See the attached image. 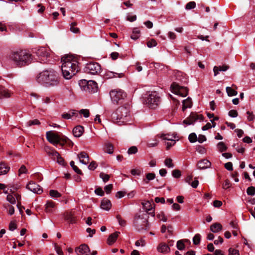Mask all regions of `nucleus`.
<instances>
[{
	"label": "nucleus",
	"mask_w": 255,
	"mask_h": 255,
	"mask_svg": "<svg viewBox=\"0 0 255 255\" xmlns=\"http://www.w3.org/2000/svg\"><path fill=\"white\" fill-rule=\"evenodd\" d=\"M36 80L45 87L56 86L59 83V74L52 69L43 70L36 76Z\"/></svg>",
	"instance_id": "f257e3e1"
},
{
	"label": "nucleus",
	"mask_w": 255,
	"mask_h": 255,
	"mask_svg": "<svg viewBox=\"0 0 255 255\" xmlns=\"http://www.w3.org/2000/svg\"><path fill=\"white\" fill-rule=\"evenodd\" d=\"M144 206L147 210V212L146 213H142L139 215L136 214L134 218V227L138 231H141L143 230H145L147 229L148 226V214L154 216V212H149V211L152 210V207L149 202L145 203Z\"/></svg>",
	"instance_id": "f03ea898"
},
{
	"label": "nucleus",
	"mask_w": 255,
	"mask_h": 255,
	"mask_svg": "<svg viewBox=\"0 0 255 255\" xmlns=\"http://www.w3.org/2000/svg\"><path fill=\"white\" fill-rule=\"evenodd\" d=\"M10 57L19 67L27 65L32 60V55L25 50L14 52L11 54Z\"/></svg>",
	"instance_id": "7ed1b4c3"
},
{
	"label": "nucleus",
	"mask_w": 255,
	"mask_h": 255,
	"mask_svg": "<svg viewBox=\"0 0 255 255\" xmlns=\"http://www.w3.org/2000/svg\"><path fill=\"white\" fill-rule=\"evenodd\" d=\"M61 61L62 62L61 69L68 70L75 73H77L80 70L77 61L72 59L70 56L63 57L61 58Z\"/></svg>",
	"instance_id": "20e7f679"
},
{
	"label": "nucleus",
	"mask_w": 255,
	"mask_h": 255,
	"mask_svg": "<svg viewBox=\"0 0 255 255\" xmlns=\"http://www.w3.org/2000/svg\"><path fill=\"white\" fill-rule=\"evenodd\" d=\"M160 102V97L157 93L154 92L147 93L143 97V103L146 105L149 108L151 109H155Z\"/></svg>",
	"instance_id": "39448f33"
},
{
	"label": "nucleus",
	"mask_w": 255,
	"mask_h": 255,
	"mask_svg": "<svg viewBox=\"0 0 255 255\" xmlns=\"http://www.w3.org/2000/svg\"><path fill=\"white\" fill-rule=\"evenodd\" d=\"M112 101L114 104H122L127 97V94L121 89L112 90L110 92Z\"/></svg>",
	"instance_id": "423d86ee"
},
{
	"label": "nucleus",
	"mask_w": 255,
	"mask_h": 255,
	"mask_svg": "<svg viewBox=\"0 0 255 255\" xmlns=\"http://www.w3.org/2000/svg\"><path fill=\"white\" fill-rule=\"evenodd\" d=\"M83 70L85 73L91 75H98L101 72V65L97 62H92L87 63Z\"/></svg>",
	"instance_id": "0eeeda50"
},
{
	"label": "nucleus",
	"mask_w": 255,
	"mask_h": 255,
	"mask_svg": "<svg viewBox=\"0 0 255 255\" xmlns=\"http://www.w3.org/2000/svg\"><path fill=\"white\" fill-rule=\"evenodd\" d=\"M46 136L47 140L54 145L56 146L57 144H59L61 146L64 145V143L61 142L62 139V134L61 136H60L57 133H54L53 131H49L46 132Z\"/></svg>",
	"instance_id": "6e6552de"
},
{
	"label": "nucleus",
	"mask_w": 255,
	"mask_h": 255,
	"mask_svg": "<svg viewBox=\"0 0 255 255\" xmlns=\"http://www.w3.org/2000/svg\"><path fill=\"white\" fill-rule=\"evenodd\" d=\"M84 90L89 93H95L97 91V83L93 80H83L81 81Z\"/></svg>",
	"instance_id": "1a4fd4ad"
},
{
	"label": "nucleus",
	"mask_w": 255,
	"mask_h": 255,
	"mask_svg": "<svg viewBox=\"0 0 255 255\" xmlns=\"http://www.w3.org/2000/svg\"><path fill=\"white\" fill-rule=\"evenodd\" d=\"M171 87L176 94L182 97H185L188 95V89L186 87L181 86L175 82H173L171 84Z\"/></svg>",
	"instance_id": "9d476101"
},
{
	"label": "nucleus",
	"mask_w": 255,
	"mask_h": 255,
	"mask_svg": "<svg viewBox=\"0 0 255 255\" xmlns=\"http://www.w3.org/2000/svg\"><path fill=\"white\" fill-rule=\"evenodd\" d=\"M200 120L203 121L204 117L202 115H198L196 113L191 112L190 116L184 120L183 124L190 125L193 124L197 120Z\"/></svg>",
	"instance_id": "9b49d317"
},
{
	"label": "nucleus",
	"mask_w": 255,
	"mask_h": 255,
	"mask_svg": "<svg viewBox=\"0 0 255 255\" xmlns=\"http://www.w3.org/2000/svg\"><path fill=\"white\" fill-rule=\"evenodd\" d=\"M26 188L33 193L40 194L43 190L41 187L34 181H31L26 185Z\"/></svg>",
	"instance_id": "f8f14e48"
},
{
	"label": "nucleus",
	"mask_w": 255,
	"mask_h": 255,
	"mask_svg": "<svg viewBox=\"0 0 255 255\" xmlns=\"http://www.w3.org/2000/svg\"><path fill=\"white\" fill-rule=\"evenodd\" d=\"M32 52L35 53L38 57H47L49 56V52L45 49L44 47H40V48H34L32 50Z\"/></svg>",
	"instance_id": "ddd939ff"
},
{
	"label": "nucleus",
	"mask_w": 255,
	"mask_h": 255,
	"mask_svg": "<svg viewBox=\"0 0 255 255\" xmlns=\"http://www.w3.org/2000/svg\"><path fill=\"white\" fill-rule=\"evenodd\" d=\"M75 252L77 253L78 255H83L88 252H90V250L89 247L86 244H82L75 249Z\"/></svg>",
	"instance_id": "4468645a"
},
{
	"label": "nucleus",
	"mask_w": 255,
	"mask_h": 255,
	"mask_svg": "<svg viewBox=\"0 0 255 255\" xmlns=\"http://www.w3.org/2000/svg\"><path fill=\"white\" fill-rule=\"evenodd\" d=\"M12 94V92L5 87L0 86V99L3 98H9Z\"/></svg>",
	"instance_id": "2eb2a0df"
},
{
	"label": "nucleus",
	"mask_w": 255,
	"mask_h": 255,
	"mask_svg": "<svg viewBox=\"0 0 255 255\" xmlns=\"http://www.w3.org/2000/svg\"><path fill=\"white\" fill-rule=\"evenodd\" d=\"M211 163L206 159L200 160L197 163L198 168L200 169H205L210 167Z\"/></svg>",
	"instance_id": "dca6fc26"
},
{
	"label": "nucleus",
	"mask_w": 255,
	"mask_h": 255,
	"mask_svg": "<svg viewBox=\"0 0 255 255\" xmlns=\"http://www.w3.org/2000/svg\"><path fill=\"white\" fill-rule=\"evenodd\" d=\"M118 112L121 113V117H123L122 123H124L127 120V117L129 114V109L126 107H120L118 108Z\"/></svg>",
	"instance_id": "f3484780"
},
{
	"label": "nucleus",
	"mask_w": 255,
	"mask_h": 255,
	"mask_svg": "<svg viewBox=\"0 0 255 255\" xmlns=\"http://www.w3.org/2000/svg\"><path fill=\"white\" fill-rule=\"evenodd\" d=\"M80 162L84 164H87L89 161V156L84 151L81 152L78 155Z\"/></svg>",
	"instance_id": "a211bd4d"
},
{
	"label": "nucleus",
	"mask_w": 255,
	"mask_h": 255,
	"mask_svg": "<svg viewBox=\"0 0 255 255\" xmlns=\"http://www.w3.org/2000/svg\"><path fill=\"white\" fill-rule=\"evenodd\" d=\"M159 252L161 253H166L170 252V249L168 246L165 243H161L157 248Z\"/></svg>",
	"instance_id": "6ab92c4d"
},
{
	"label": "nucleus",
	"mask_w": 255,
	"mask_h": 255,
	"mask_svg": "<svg viewBox=\"0 0 255 255\" xmlns=\"http://www.w3.org/2000/svg\"><path fill=\"white\" fill-rule=\"evenodd\" d=\"M112 206V204L110 200L104 198L101 202V207L104 210L109 211Z\"/></svg>",
	"instance_id": "aec40b11"
},
{
	"label": "nucleus",
	"mask_w": 255,
	"mask_h": 255,
	"mask_svg": "<svg viewBox=\"0 0 255 255\" xmlns=\"http://www.w3.org/2000/svg\"><path fill=\"white\" fill-rule=\"evenodd\" d=\"M83 131L84 128L81 126H77L75 127L73 130V134L75 137L81 136L82 135Z\"/></svg>",
	"instance_id": "412c9836"
},
{
	"label": "nucleus",
	"mask_w": 255,
	"mask_h": 255,
	"mask_svg": "<svg viewBox=\"0 0 255 255\" xmlns=\"http://www.w3.org/2000/svg\"><path fill=\"white\" fill-rule=\"evenodd\" d=\"M120 234V233L119 232H116L110 235L107 240L108 244L109 245H112L113 244H114L116 242L119 234Z\"/></svg>",
	"instance_id": "4be33fe9"
},
{
	"label": "nucleus",
	"mask_w": 255,
	"mask_h": 255,
	"mask_svg": "<svg viewBox=\"0 0 255 255\" xmlns=\"http://www.w3.org/2000/svg\"><path fill=\"white\" fill-rule=\"evenodd\" d=\"M64 218L65 220L71 224H73L76 222V218L72 212H66L64 214Z\"/></svg>",
	"instance_id": "5701e85b"
},
{
	"label": "nucleus",
	"mask_w": 255,
	"mask_h": 255,
	"mask_svg": "<svg viewBox=\"0 0 255 255\" xmlns=\"http://www.w3.org/2000/svg\"><path fill=\"white\" fill-rule=\"evenodd\" d=\"M55 203L52 201H47L45 205V211L47 213H53L55 208Z\"/></svg>",
	"instance_id": "b1692460"
},
{
	"label": "nucleus",
	"mask_w": 255,
	"mask_h": 255,
	"mask_svg": "<svg viewBox=\"0 0 255 255\" xmlns=\"http://www.w3.org/2000/svg\"><path fill=\"white\" fill-rule=\"evenodd\" d=\"M10 167L6 165L4 162L0 163V175L5 174L9 171Z\"/></svg>",
	"instance_id": "393cba45"
},
{
	"label": "nucleus",
	"mask_w": 255,
	"mask_h": 255,
	"mask_svg": "<svg viewBox=\"0 0 255 255\" xmlns=\"http://www.w3.org/2000/svg\"><path fill=\"white\" fill-rule=\"evenodd\" d=\"M222 229V226L221 224L218 223H214L210 226V230L214 233L218 232L221 231Z\"/></svg>",
	"instance_id": "a878e982"
},
{
	"label": "nucleus",
	"mask_w": 255,
	"mask_h": 255,
	"mask_svg": "<svg viewBox=\"0 0 255 255\" xmlns=\"http://www.w3.org/2000/svg\"><path fill=\"white\" fill-rule=\"evenodd\" d=\"M116 75H118V77L120 78L123 77L124 76L123 73H118L112 71H108L105 74V78L109 79V78H112L116 76Z\"/></svg>",
	"instance_id": "bb28decb"
},
{
	"label": "nucleus",
	"mask_w": 255,
	"mask_h": 255,
	"mask_svg": "<svg viewBox=\"0 0 255 255\" xmlns=\"http://www.w3.org/2000/svg\"><path fill=\"white\" fill-rule=\"evenodd\" d=\"M63 77L66 79H71L73 76L75 75L76 73L71 72L68 70L61 69Z\"/></svg>",
	"instance_id": "cd10ccee"
},
{
	"label": "nucleus",
	"mask_w": 255,
	"mask_h": 255,
	"mask_svg": "<svg viewBox=\"0 0 255 255\" xmlns=\"http://www.w3.org/2000/svg\"><path fill=\"white\" fill-rule=\"evenodd\" d=\"M104 150L109 154H112L114 150V146L111 143H106L105 145Z\"/></svg>",
	"instance_id": "c85d7f7f"
},
{
	"label": "nucleus",
	"mask_w": 255,
	"mask_h": 255,
	"mask_svg": "<svg viewBox=\"0 0 255 255\" xmlns=\"http://www.w3.org/2000/svg\"><path fill=\"white\" fill-rule=\"evenodd\" d=\"M61 142L64 143V145L66 144L69 147H72L74 145L73 142L70 139L63 135H62V139Z\"/></svg>",
	"instance_id": "c756f323"
},
{
	"label": "nucleus",
	"mask_w": 255,
	"mask_h": 255,
	"mask_svg": "<svg viewBox=\"0 0 255 255\" xmlns=\"http://www.w3.org/2000/svg\"><path fill=\"white\" fill-rule=\"evenodd\" d=\"M7 186L10 188V192L11 194H13L15 193V191H17L18 189L20 188V186L18 184H9Z\"/></svg>",
	"instance_id": "7c9ffc66"
},
{
	"label": "nucleus",
	"mask_w": 255,
	"mask_h": 255,
	"mask_svg": "<svg viewBox=\"0 0 255 255\" xmlns=\"http://www.w3.org/2000/svg\"><path fill=\"white\" fill-rule=\"evenodd\" d=\"M217 148L221 152H223L227 150V146L225 145L224 142H219L217 145Z\"/></svg>",
	"instance_id": "2f4dec72"
},
{
	"label": "nucleus",
	"mask_w": 255,
	"mask_h": 255,
	"mask_svg": "<svg viewBox=\"0 0 255 255\" xmlns=\"http://www.w3.org/2000/svg\"><path fill=\"white\" fill-rule=\"evenodd\" d=\"M70 165L76 173L79 175H83L82 171L79 169L77 166L75 165L74 161H71L70 162Z\"/></svg>",
	"instance_id": "473e14b6"
},
{
	"label": "nucleus",
	"mask_w": 255,
	"mask_h": 255,
	"mask_svg": "<svg viewBox=\"0 0 255 255\" xmlns=\"http://www.w3.org/2000/svg\"><path fill=\"white\" fill-rule=\"evenodd\" d=\"M226 89L228 95L230 97L236 96L238 94L237 91L230 87H227Z\"/></svg>",
	"instance_id": "72a5a7b5"
},
{
	"label": "nucleus",
	"mask_w": 255,
	"mask_h": 255,
	"mask_svg": "<svg viewBox=\"0 0 255 255\" xmlns=\"http://www.w3.org/2000/svg\"><path fill=\"white\" fill-rule=\"evenodd\" d=\"M120 112H118V108L117 109V110L113 112V114L111 115L112 119L114 122L118 123L119 122V114H120Z\"/></svg>",
	"instance_id": "f704fd0d"
},
{
	"label": "nucleus",
	"mask_w": 255,
	"mask_h": 255,
	"mask_svg": "<svg viewBox=\"0 0 255 255\" xmlns=\"http://www.w3.org/2000/svg\"><path fill=\"white\" fill-rule=\"evenodd\" d=\"M164 164L168 168H173L174 167V165L172 163V160L170 158H166L164 160Z\"/></svg>",
	"instance_id": "c9c22d12"
},
{
	"label": "nucleus",
	"mask_w": 255,
	"mask_h": 255,
	"mask_svg": "<svg viewBox=\"0 0 255 255\" xmlns=\"http://www.w3.org/2000/svg\"><path fill=\"white\" fill-rule=\"evenodd\" d=\"M77 23L76 22H73L71 24L70 30L72 32L75 33H79L80 31L79 28L76 27Z\"/></svg>",
	"instance_id": "e433bc0d"
},
{
	"label": "nucleus",
	"mask_w": 255,
	"mask_h": 255,
	"mask_svg": "<svg viewBox=\"0 0 255 255\" xmlns=\"http://www.w3.org/2000/svg\"><path fill=\"white\" fill-rule=\"evenodd\" d=\"M188 139L190 142L193 143L197 141V136L195 133L192 132L189 135Z\"/></svg>",
	"instance_id": "4c0bfd02"
},
{
	"label": "nucleus",
	"mask_w": 255,
	"mask_h": 255,
	"mask_svg": "<svg viewBox=\"0 0 255 255\" xmlns=\"http://www.w3.org/2000/svg\"><path fill=\"white\" fill-rule=\"evenodd\" d=\"M201 241V236L199 234H196L193 239V244L195 245H197L200 244Z\"/></svg>",
	"instance_id": "58836bf2"
},
{
	"label": "nucleus",
	"mask_w": 255,
	"mask_h": 255,
	"mask_svg": "<svg viewBox=\"0 0 255 255\" xmlns=\"http://www.w3.org/2000/svg\"><path fill=\"white\" fill-rule=\"evenodd\" d=\"M6 200L11 204H14L15 203V199L12 194H9L7 195Z\"/></svg>",
	"instance_id": "ea45409f"
},
{
	"label": "nucleus",
	"mask_w": 255,
	"mask_h": 255,
	"mask_svg": "<svg viewBox=\"0 0 255 255\" xmlns=\"http://www.w3.org/2000/svg\"><path fill=\"white\" fill-rule=\"evenodd\" d=\"M99 176L103 179L104 182H107L110 179V176L108 174H105L103 172L100 173Z\"/></svg>",
	"instance_id": "a19ab883"
},
{
	"label": "nucleus",
	"mask_w": 255,
	"mask_h": 255,
	"mask_svg": "<svg viewBox=\"0 0 255 255\" xmlns=\"http://www.w3.org/2000/svg\"><path fill=\"white\" fill-rule=\"evenodd\" d=\"M49 194L52 197H59L61 196V194L60 193L54 190H50L49 191Z\"/></svg>",
	"instance_id": "79ce46f5"
},
{
	"label": "nucleus",
	"mask_w": 255,
	"mask_h": 255,
	"mask_svg": "<svg viewBox=\"0 0 255 255\" xmlns=\"http://www.w3.org/2000/svg\"><path fill=\"white\" fill-rule=\"evenodd\" d=\"M247 193L249 195L254 196L255 194V187L250 186L247 189Z\"/></svg>",
	"instance_id": "37998d69"
},
{
	"label": "nucleus",
	"mask_w": 255,
	"mask_h": 255,
	"mask_svg": "<svg viewBox=\"0 0 255 255\" xmlns=\"http://www.w3.org/2000/svg\"><path fill=\"white\" fill-rule=\"evenodd\" d=\"M196 6V2L195 1H190L187 3L185 6V8L190 10L195 8Z\"/></svg>",
	"instance_id": "c03bdc74"
},
{
	"label": "nucleus",
	"mask_w": 255,
	"mask_h": 255,
	"mask_svg": "<svg viewBox=\"0 0 255 255\" xmlns=\"http://www.w3.org/2000/svg\"><path fill=\"white\" fill-rule=\"evenodd\" d=\"M183 104L186 105L188 108H190L192 106V100L190 97L183 101Z\"/></svg>",
	"instance_id": "a18cd8bd"
},
{
	"label": "nucleus",
	"mask_w": 255,
	"mask_h": 255,
	"mask_svg": "<svg viewBox=\"0 0 255 255\" xmlns=\"http://www.w3.org/2000/svg\"><path fill=\"white\" fill-rule=\"evenodd\" d=\"M155 177V174L154 173H148L146 175V178L147 180V181H145L146 183H148V181L153 180Z\"/></svg>",
	"instance_id": "49530a36"
},
{
	"label": "nucleus",
	"mask_w": 255,
	"mask_h": 255,
	"mask_svg": "<svg viewBox=\"0 0 255 255\" xmlns=\"http://www.w3.org/2000/svg\"><path fill=\"white\" fill-rule=\"evenodd\" d=\"M137 148L135 146H132L128 148V153L129 154H135L137 152Z\"/></svg>",
	"instance_id": "de8ad7c7"
},
{
	"label": "nucleus",
	"mask_w": 255,
	"mask_h": 255,
	"mask_svg": "<svg viewBox=\"0 0 255 255\" xmlns=\"http://www.w3.org/2000/svg\"><path fill=\"white\" fill-rule=\"evenodd\" d=\"M116 218L118 220L119 224L121 226H125L126 225V221L123 219L120 215H117Z\"/></svg>",
	"instance_id": "09e8293b"
},
{
	"label": "nucleus",
	"mask_w": 255,
	"mask_h": 255,
	"mask_svg": "<svg viewBox=\"0 0 255 255\" xmlns=\"http://www.w3.org/2000/svg\"><path fill=\"white\" fill-rule=\"evenodd\" d=\"M172 175L174 178H178L181 175V171L178 169H175L172 171Z\"/></svg>",
	"instance_id": "8fccbe9b"
},
{
	"label": "nucleus",
	"mask_w": 255,
	"mask_h": 255,
	"mask_svg": "<svg viewBox=\"0 0 255 255\" xmlns=\"http://www.w3.org/2000/svg\"><path fill=\"white\" fill-rule=\"evenodd\" d=\"M56 160L59 164L62 165L63 166H65L66 165V163L65 162L64 159L60 156V154L57 157Z\"/></svg>",
	"instance_id": "3c124183"
},
{
	"label": "nucleus",
	"mask_w": 255,
	"mask_h": 255,
	"mask_svg": "<svg viewBox=\"0 0 255 255\" xmlns=\"http://www.w3.org/2000/svg\"><path fill=\"white\" fill-rule=\"evenodd\" d=\"M185 245L182 240H179L177 242V248L179 250H183L185 249Z\"/></svg>",
	"instance_id": "603ef678"
},
{
	"label": "nucleus",
	"mask_w": 255,
	"mask_h": 255,
	"mask_svg": "<svg viewBox=\"0 0 255 255\" xmlns=\"http://www.w3.org/2000/svg\"><path fill=\"white\" fill-rule=\"evenodd\" d=\"M156 45H157V42H156V40L154 39H152L151 40L148 41L147 42V46L149 48H151L152 47L156 46Z\"/></svg>",
	"instance_id": "864d4df0"
},
{
	"label": "nucleus",
	"mask_w": 255,
	"mask_h": 255,
	"mask_svg": "<svg viewBox=\"0 0 255 255\" xmlns=\"http://www.w3.org/2000/svg\"><path fill=\"white\" fill-rule=\"evenodd\" d=\"M95 193L98 195L103 196L105 194L104 191L101 187H98L95 190Z\"/></svg>",
	"instance_id": "5fc2aeb1"
},
{
	"label": "nucleus",
	"mask_w": 255,
	"mask_h": 255,
	"mask_svg": "<svg viewBox=\"0 0 255 255\" xmlns=\"http://www.w3.org/2000/svg\"><path fill=\"white\" fill-rule=\"evenodd\" d=\"M79 113L82 114L85 118H88L90 116L89 111L87 109H82L80 111Z\"/></svg>",
	"instance_id": "6e6d98bb"
},
{
	"label": "nucleus",
	"mask_w": 255,
	"mask_h": 255,
	"mask_svg": "<svg viewBox=\"0 0 255 255\" xmlns=\"http://www.w3.org/2000/svg\"><path fill=\"white\" fill-rule=\"evenodd\" d=\"M113 188V185L112 184L106 185L104 187V190L107 194H110Z\"/></svg>",
	"instance_id": "4d7b16f0"
},
{
	"label": "nucleus",
	"mask_w": 255,
	"mask_h": 255,
	"mask_svg": "<svg viewBox=\"0 0 255 255\" xmlns=\"http://www.w3.org/2000/svg\"><path fill=\"white\" fill-rule=\"evenodd\" d=\"M40 124V122L37 119L30 120L27 123V125L28 126H31L32 125H38Z\"/></svg>",
	"instance_id": "13d9d810"
},
{
	"label": "nucleus",
	"mask_w": 255,
	"mask_h": 255,
	"mask_svg": "<svg viewBox=\"0 0 255 255\" xmlns=\"http://www.w3.org/2000/svg\"><path fill=\"white\" fill-rule=\"evenodd\" d=\"M229 255H240L239 251L234 249H229Z\"/></svg>",
	"instance_id": "bf43d9fd"
},
{
	"label": "nucleus",
	"mask_w": 255,
	"mask_h": 255,
	"mask_svg": "<svg viewBox=\"0 0 255 255\" xmlns=\"http://www.w3.org/2000/svg\"><path fill=\"white\" fill-rule=\"evenodd\" d=\"M97 166V163L95 161H93L89 165L88 169L91 170H94L96 168Z\"/></svg>",
	"instance_id": "052dcab7"
},
{
	"label": "nucleus",
	"mask_w": 255,
	"mask_h": 255,
	"mask_svg": "<svg viewBox=\"0 0 255 255\" xmlns=\"http://www.w3.org/2000/svg\"><path fill=\"white\" fill-rule=\"evenodd\" d=\"M196 149L201 154H204L206 152V149L201 145L197 146Z\"/></svg>",
	"instance_id": "680f3d73"
},
{
	"label": "nucleus",
	"mask_w": 255,
	"mask_h": 255,
	"mask_svg": "<svg viewBox=\"0 0 255 255\" xmlns=\"http://www.w3.org/2000/svg\"><path fill=\"white\" fill-rule=\"evenodd\" d=\"M238 115V112L235 110H231L229 112V116L231 117L235 118L237 117Z\"/></svg>",
	"instance_id": "e2e57ef3"
},
{
	"label": "nucleus",
	"mask_w": 255,
	"mask_h": 255,
	"mask_svg": "<svg viewBox=\"0 0 255 255\" xmlns=\"http://www.w3.org/2000/svg\"><path fill=\"white\" fill-rule=\"evenodd\" d=\"M225 168L229 171H232L233 170V164L231 162H228L225 164Z\"/></svg>",
	"instance_id": "0e129e2a"
},
{
	"label": "nucleus",
	"mask_w": 255,
	"mask_h": 255,
	"mask_svg": "<svg viewBox=\"0 0 255 255\" xmlns=\"http://www.w3.org/2000/svg\"><path fill=\"white\" fill-rule=\"evenodd\" d=\"M157 217L159 219H160L164 222H166L167 220V218L165 216V215L163 212H161V214H158V215H157Z\"/></svg>",
	"instance_id": "69168bd1"
},
{
	"label": "nucleus",
	"mask_w": 255,
	"mask_h": 255,
	"mask_svg": "<svg viewBox=\"0 0 255 255\" xmlns=\"http://www.w3.org/2000/svg\"><path fill=\"white\" fill-rule=\"evenodd\" d=\"M27 171V169L25 165H22L20 167V168L18 170V175L19 176L22 173H25Z\"/></svg>",
	"instance_id": "338daca9"
},
{
	"label": "nucleus",
	"mask_w": 255,
	"mask_h": 255,
	"mask_svg": "<svg viewBox=\"0 0 255 255\" xmlns=\"http://www.w3.org/2000/svg\"><path fill=\"white\" fill-rule=\"evenodd\" d=\"M206 140H207L206 137L205 136V135H203V134H200L199 135L198 138H197V140L200 143H202L204 141H206Z\"/></svg>",
	"instance_id": "774afa93"
}]
</instances>
